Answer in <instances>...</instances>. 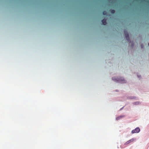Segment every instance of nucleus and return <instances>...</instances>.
Instances as JSON below:
<instances>
[{
  "label": "nucleus",
  "instance_id": "nucleus-1",
  "mask_svg": "<svg viewBox=\"0 0 149 149\" xmlns=\"http://www.w3.org/2000/svg\"><path fill=\"white\" fill-rule=\"evenodd\" d=\"M112 79L114 81L120 82H125V81L123 78L122 77L117 78H116L115 77H113Z\"/></svg>",
  "mask_w": 149,
  "mask_h": 149
},
{
  "label": "nucleus",
  "instance_id": "nucleus-2",
  "mask_svg": "<svg viewBox=\"0 0 149 149\" xmlns=\"http://www.w3.org/2000/svg\"><path fill=\"white\" fill-rule=\"evenodd\" d=\"M140 131V129L139 127H136L134 130H132V134H134V133H138Z\"/></svg>",
  "mask_w": 149,
  "mask_h": 149
},
{
  "label": "nucleus",
  "instance_id": "nucleus-3",
  "mask_svg": "<svg viewBox=\"0 0 149 149\" xmlns=\"http://www.w3.org/2000/svg\"><path fill=\"white\" fill-rule=\"evenodd\" d=\"M124 33L125 38L128 41L130 40V38L129 36V34L128 32L126 31H124Z\"/></svg>",
  "mask_w": 149,
  "mask_h": 149
},
{
  "label": "nucleus",
  "instance_id": "nucleus-4",
  "mask_svg": "<svg viewBox=\"0 0 149 149\" xmlns=\"http://www.w3.org/2000/svg\"><path fill=\"white\" fill-rule=\"evenodd\" d=\"M135 139L134 138H132L129 141H127L126 142H125V145H127L129 143H131L132 142H133L134 141V140Z\"/></svg>",
  "mask_w": 149,
  "mask_h": 149
},
{
  "label": "nucleus",
  "instance_id": "nucleus-5",
  "mask_svg": "<svg viewBox=\"0 0 149 149\" xmlns=\"http://www.w3.org/2000/svg\"><path fill=\"white\" fill-rule=\"evenodd\" d=\"M102 24L105 25L106 24V19H104L102 20Z\"/></svg>",
  "mask_w": 149,
  "mask_h": 149
},
{
  "label": "nucleus",
  "instance_id": "nucleus-6",
  "mask_svg": "<svg viewBox=\"0 0 149 149\" xmlns=\"http://www.w3.org/2000/svg\"><path fill=\"white\" fill-rule=\"evenodd\" d=\"M135 105H138L141 104V102H136L134 103Z\"/></svg>",
  "mask_w": 149,
  "mask_h": 149
},
{
  "label": "nucleus",
  "instance_id": "nucleus-7",
  "mask_svg": "<svg viewBox=\"0 0 149 149\" xmlns=\"http://www.w3.org/2000/svg\"><path fill=\"white\" fill-rule=\"evenodd\" d=\"M103 14L104 15H107V12L106 11H104L103 12Z\"/></svg>",
  "mask_w": 149,
  "mask_h": 149
},
{
  "label": "nucleus",
  "instance_id": "nucleus-8",
  "mask_svg": "<svg viewBox=\"0 0 149 149\" xmlns=\"http://www.w3.org/2000/svg\"><path fill=\"white\" fill-rule=\"evenodd\" d=\"M122 117L121 116L117 117L116 118V120H119L120 118H121Z\"/></svg>",
  "mask_w": 149,
  "mask_h": 149
},
{
  "label": "nucleus",
  "instance_id": "nucleus-9",
  "mask_svg": "<svg viewBox=\"0 0 149 149\" xmlns=\"http://www.w3.org/2000/svg\"><path fill=\"white\" fill-rule=\"evenodd\" d=\"M111 13H112V14H113L114 13H115V10H111Z\"/></svg>",
  "mask_w": 149,
  "mask_h": 149
},
{
  "label": "nucleus",
  "instance_id": "nucleus-10",
  "mask_svg": "<svg viewBox=\"0 0 149 149\" xmlns=\"http://www.w3.org/2000/svg\"><path fill=\"white\" fill-rule=\"evenodd\" d=\"M141 47L142 48H143V44L141 45Z\"/></svg>",
  "mask_w": 149,
  "mask_h": 149
},
{
  "label": "nucleus",
  "instance_id": "nucleus-11",
  "mask_svg": "<svg viewBox=\"0 0 149 149\" xmlns=\"http://www.w3.org/2000/svg\"><path fill=\"white\" fill-rule=\"evenodd\" d=\"M138 77H141V76H138Z\"/></svg>",
  "mask_w": 149,
  "mask_h": 149
},
{
  "label": "nucleus",
  "instance_id": "nucleus-12",
  "mask_svg": "<svg viewBox=\"0 0 149 149\" xmlns=\"http://www.w3.org/2000/svg\"><path fill=\"white\" fill-rule=\"evenodd\" d=\"M148 46H149V43L148 44Z\"/></svg>",
  "mask_w": 149,
  "mask_h": 149
}]
</instances>
